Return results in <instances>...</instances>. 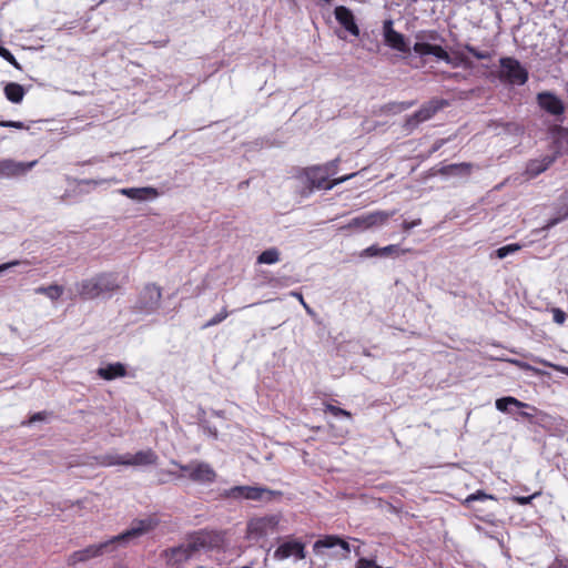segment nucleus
<instances>
[{
  "mask_svg": "<svg viewBox=\"0 0 568 568\" xmlns=\"http://www.w3.org/2000/svg\"><path fill=\"white\" fill-rule=\"evenodd\" d=\"M433 48H434V44H432V43H427V42H424V41H417L414 44L413 50H414L415 53H417V54L423 57V55L432 54Z\"/></svg>",
  "mask_w": 568,
  "mask_h": 568,
  "instance_id": "32",
  "label": "nucleus"
},
{
  "mask_svg": "<svg viewBox=\"0 0 568 568\" xmlns=\"http://www.w3.org/2000/svg\"><path fill=\"white\" fill-rule=\"evenodd\" d=\"M381 256H388L395 252H398L397 245H387L385 247H379Z\"/></svg>",
  "mask_w": 568,
  "mask_h": 568,
  "instance_id": "43",
  "label": "nucleus"
},
{
  "mask_svg": "<svg viewBox=\"0 0 568 568\" xmlns=\"http://www.w3.org/2000/svg\"><path fill=\"white\" fill-rule=\"evenodd\" d=\"M38 163L37 160L31 162H18L11 159H4L0 161V178H14L20 176L29 172Z\"/></svg>",
  "mask_w": 568,
  "mask_h": 568,
  "instance_id": "14",
  "label": "nucleus"
},
{
  "mask_svg": "<svg viewBox=\"0 0 568 568\" xmlns=\"http://www.w3.org/2000/svg\"><path fill=\"white\" fill-rule=\"evenodd\" d=\"M216 478L215 470L210 464L200 460H193V468L190 479L194 483L210 485Z\"/></svg>",
  "mask_w": 568,
  "mask_h": 568,
  "instance_id": "16",
  "label": "nucleus"
},
{
  "mask_svg": "<svg viewBox=\"0 0 568 568\" xmlns=\"http://www.w3.org/2000/svg\"><path fill=\"white\" fill-rule=\"evenodd\" d=\"M556 160V155H546L540 160L530 161L527 165V173L535 178L545 172Z\"/></svg>",
  "mask_w": 568,
  "mask_h": 568,
  "instance_id": "21",
  "label": "nucleus"
},
{
  "mask_svg": "<svg viewBox=\"0 0 568 568\" xmlns=\"http://www.w3.org/2000/svg\"><path fill=\"white\" fill-rule=\"evenodd\" d=\"M511 363H515V364H517V365H518V366H520V367H527L526 365H524V364L519 363L518 361H511Z\"/></svg>",
  "mask_w": 568,
  "mask_h": 568,
  "instance_id": "57",
  "label": "nucleus"
},
{
  "mask_svg": "<svg viewBox=\"0 0 568 568\" xmlns=\"http://www.w3.org/2000/svg\"><path fill=\"white\" fill-rule=\"evenodd\" d=\"M413 105H414L413 101H408V102H394V103L387 104L386 108H387V110L389 112L399 113V112H403L405 110H408Z\"/></svg>",
  "mask_w": 568,
  "mask_h": 568,
  "instance_id": "33",
  "label": "nucleus"
},
{
  "mask_svg": "<svg viewBox=\"0 0 568 568\" xmlns=\"http://www.w3.org/2000/svg\"><path fill=\"white\" fill-rule=\"evenodd\" d=\"M427 38L430 39V40H435L436 39V32H430Z\"/></svg>",
  "mask_w": 568,
  "mask_h": 568,
  "instance_id": "56",
  "label": "nucleus"
},
{
  "mask_svg": "<svg viewBox=\"0 0 568 568\" xmlns=\"http://www.w3.org/2000/svg\"><path fill=\"white\" fill-rule=\"evenodd\" d=\"M366 256H381L379 247L372 245L364 251Z\"/></svg>",
  "mask_w": 568,
  "mask_h": 568,
  "instance_id": "48",
  "label": "nucleus"
},
{
  "mask_svg": "<svg viewBox=\"0 0 568 568\" xmlns=\"http://www.w3.org/2000/svg\"><path fill=\"white\" fill-rule=\"evenodd\" d=\"M212 539L210 532L199 531L181 545L165 549L161 556L169 566L179 568L184 562L193 559L200 550L211 547Z\"/></svg>",
  "mask_w": 568,
  "mask_h": 568,
  "instance_id": "2",
  "label": "nucleus"
},
{
  "mask_svg": "<svg viewBox=\"0 0 568 568\" xmlns=\"http://www.w3.org/2000/svg\"><path fill=\"white\" fill-rule=\"evenodd\" d=\"M538 105L547 113L559 116L565 113V103L550 91L539 92L536 97Z\"/></svg>",
  "mask_w": 568,
  "mask_h": 568,
  "instance_id": "13",
  "label": "nucleus"
},
{
  "mask_svg": "<svg viewBox=\"0 0 568 568\" xmlns=\"http://www.w3.org/2000/svg\"><path fill=\"white\" fill-rule=\"evenodd\" d=\"M0 57H2L6 61H8L10 64H12L16 69H18V70L21 69L20 63L16 60L13 54L8 49L2 47L1 44H0Z\"/></svg>",
  "mask_w": 568,
  "mask_h": 568,
  "instance_id": "35",
  "label": "nucleus"
},
{
  "mask_svg": "<svg viewBox=\"0 0 568 568\" xmlns=\"http://www.w3.org/2000/svg\"><path fill=\"white\" fill-rule=\"evenodd\" d=\"M338 541H339V537H337V536H325L324 538H321L315 541L313 549L316 555H321L323 549L333 548V547L337 546Z\"/></svg>",
  "mask_w": 568,
  "mask_h": 568,
  "instance_id": "26",
  "label": "nucleus"
},
{
  "mask_svg": "<svg viewBox=\"0 0 568 568\" xmlns=\"http://www.w3.org/2000/svg\"><path fill=\"white\" fill-rule=\"evenodd\" d=\"M470 169V165L467 163L462 164H449L443 168L442 172L444 174L453 175L457 173H468Z\"/></svg>",
  "mask_w": 568,
  "mask_h": 568,
  "instance_id": "29",
  "label": "nucleus"
},
{
  "mask_svg": "<svg viewBox=\"0 0 568 568\" xmlns=\"http://www.w3.org/2000/svg\"><path fill=\"white\" fill-rule=\"evenodd\" d=\"M550 135L556 148V158L562 152H568V129L555 124L550 128Z\"/></svg>",
  "mask_w": 568,
  "mask_h": 568,
  "instance_id": "18",
  "label": "nucleus"
},
{
  "mask_svg": "<svg viewBox=\"0 0 568 568\" xmlns=\"http://www.w3.org/2000/svg\"><path fill=\"white\" fill-rule=\"evenodd\" d=\"M334 14L339 24H342L351 34L358 37L359 28L357 27L353 12L344 7L338 6L334 10Z\"/></svg>",
  "mask_w": 568,
  "mask_h": 568,
  "instance_id": "17",
  "label": "nucleus"
},
{
  "mask_svg": "<svg viewBox=\"0 0 568 568\" xmlns=\"http://www.w3.org/2000/svg\"><path fill=\"white\" fill-rule=\"evenodd\" d=\"M560 209L565 210L564 216L568 215V191L560 196Z\"/></svg>",
  "mask_w": 568,
  "mask_h": 568,
  "instance_id": "46",
  "label": "nucleus"
},
{
  "mask_svg": "<svg viewBox=\"0 0 568 568\" xmlns=\"http://www.w3.org/2000/svg\"><path fill=\"white\" fill-rule=\"evenodd\" d=\"M45 416H47V414L44 412L36 413V414H33L31 416V418L29 419L28 424H33L36 422L44 420Z\"/></svg>",
  "mask_w": 568,
  "mask_h": 568,
  "instance_id": "49",
  "label": "nucleus"
},
{
  "mask_svg": "<svg viewBox=\"0 0 568 568\" xmlns=\"http://www.w3.org/2000/svg\"><path fill=\"white\" fill-rule=\"evenodd\" d=\"M488 499L495 500V497L484 493L483 490H477L476 493L467 496V498L464 500V504L466 506H470L474 501H485Z\"/></svg>",
  "mask_w": 568,
  "mask_h": 568,
  "instance_id": "30",
  "label": "nucleus"
},
{
  "mask_svg": "<svg viewBox=\"0 0 568 568\" xmlns=\"http://www.w3.org/2000/svg\"><path fill=\"white\" fill-rule=\"evenodd\" d=\"M539 495H540V493H535V494H532V495H530V496H514V497H513V500H514L515 503H517L518 505H523V506H524V505H528V504H530V503H531V500H532L534 498H536L537 496H539Z\"/></svg>",
  "mask_w": 568,
  "mask_h": 568,
  "instance_id": "38",
  "label": "nucleus"
},
{
  "mask_svg": "<svg viewBox=\"0 0 568 568\" xmlns=\"http://www.w3.org/2000/svg\"><path fill=\"white\" fill-rule=\"evenodd\" d=\"M339 159L332 160L322 165H314L303 170L301 174L302 179L305 180L310 191L314 189L332 190L334 186L339 185L349 179L354 178L357 173L344 175L332 181H328L329 176L334 175L337 171Z\"/></svg>",
  "mask_w": 568,
  "mask_h": 568,
  "instance_id": "4",
  "label": "nucleus"
},
{
  "mask_svg": "<svg viewBox=\"0 0 568 568\" xmlns=\"http://www.w3.org/2000/svg\"><path fill=\"white\" fill-rule=\"evenodd\" d=\"M520 248H521V245H519L518 243L508 244V245L497 248L495 251V256L503 260V258L507 257L508 255L518 252Z\"/></svg>",
  "mask_w": 568,
  "mask_h": 568,
  "instance_id": "28",
  "label": "nucleus"
},
{
  "mask_svg": "<svg viewBox=\"0 0 568 568\" xmlns=\"http://www.w3.org/2000/svg\"><path fill=\"white\" fill-rule=\"evenodd\" d=\"M416 38H417L418 40L424 39V37L422 36V33H418V34L416 36Z\"/></svg>",
  "mask_w": 568,
  "mask_h": 568,
  "instance_id": "58",
  "label": "nucleus"
},
{
  "mask_svg": "<svg viewBox=\"0 0 568 568\" xmlns=\"http://www.w3.org/2000/svg\"><path fill=\"white\" fill-rule=\"evenodd\" d=\"M24 89L16 82L7 83L4 87V95L12 103H20L24 97Z\"/></svg>",
  "mask_w": 568,
  "mask_h": 568,
  "instance_id": "23",
  "label": "nucleus"
},
{
  "mask_svg": "<svg viewBox=\"0 0 568 568\" xmlns=\"http://www.w3.org/2000/svg\"><path fill=\"white\" fill-rule=\"evenodd\" d=\"M393 24L394 22L392 19H387L383 22V37L385 44L402 53H409L410 47L407 39L404 34L397 32L393 28Z\"/></svg>",
  "mask_w": 568,
  "mask_h": 568,
  "instance_id": "11",
  "label": "nucleus"
},
{
  "mask_svg": "<svg viewBox=\"0 0 568 568\" xmlns=\"http://www.w3.org/2000/svg\"><path fill=\"white\" fill-rule=\"evenodd\" d=\"M197 568H204V567L201 566V567H197Z\"/></svg>",
  "mask_w": 568,
  "mask_h": 568,
  "instance_id": "59",
  "label": "nucleus"
},
{
  "mask_svg": "<svg viewBox=\"0 0 568 568\" xmlns=\"http://www.w3.org/2000/svg\"><path fill=\"white\" fill-rule=\"evenodd\" d=\"M540 363L544 364L545 366L551 367L555 371L560 372L568 376V367H566V366L555 365V364L548 363L546 361H540Z\"/></svg>",
  "mask_w": 568,
  "mask_h": 568,
  "instance_id": "44",
  "label": "nucleus"
},
{
  "mask_svg": "<svg viewBox=\"0 0 568 568\" xmlns=\"http://www.w3.org/2000/svg\"><path fill=\"white\" fill-rule=\"evenodd\" d=\"M97 374L105 381H112L114 378L125 376L126 369L121 363H111L98 368Z\"/></svg>",
  "mask_w": 568,
  "mask_h": 568,
  "instance_id": "20",
  "label": "nucleus"
},
{
  "mask_svg": "<svg viewBox=\"0 0 568 568\" xmlns=\"http://www.w3.org/2000/svg\"><path fill=\"white\" fill-rule=\"evenodd\" d=\"M445 104L446 101L444 100H432L425 103L418 111L406 119L404 124L405 130H415L420 123L429 120Z\"/></svg>",
  "mask_w": 568,
  "mask_h": 568,
  "instance_id": "9",
  "label": "nucleus"
},
{
  "mask_svg": "<svg viewBox=\"0 0 568 568\" xmlns=\"http://www.w3.org/2000/svg\"><path fill=\"white\" fill-rule=\"evenodd\" d=\"M291 295L298 300V302L304 306V308L307 311V313L312 312L310 306L305 303L303 295L300 292H291Z\"/></svg>",
  "mask_w": 568,
  "mask_h": 568,
  "instance_id": "50",
  "label": "nucleus"
},
{
  "mask_svg": "<svg viewBox=\"0 0 568 568\" xmlns=\"http://www.w3.org/2000/svg\"><path fill=\"white\" fill-rule=\"evenodd\" d=\"M161 290L154 284L146 285L141 292L136 302V307L145 313L151 314L155 312L160 306Z\"/></svg>",
  "mask_w": 568,
  "mask_h": 568,
  "instance_id": "12",
  "label": "nucleus"
},
{
  "mask_svg": "<svg viewBox=\"0 0 568 568\" xmlns=\"http://www.w3.org/2000/svg\"><path fill=\"white\" fill-rule=\"evenodd\" d=\"M519 414H520V416H523V417H525V418H532V416H534L532 414H530V413H528V412H524V410H523V412H520Z\"/></svg>",
  "mask_w": 568,
  "mask_h": 568,
  "instance_id": "55",
  "label": "nucleus"
},
{
  "mask_svg": "<svg viewBox=\"0 0 568 568\" xmlns=\"http://www.w3.org/2000/svg\"><path fill=\"white\" fill-rule=\"evenodd\" d=\"M337 546H339L343 550H345L346 552H349L351 551V546L347 541H345L344 539L339 538V541L337 542Z\"/></svg>",
  "mask_w": 568,
  "mask_h": 568,
  "instance_id": "53",
  "label": "nucleus"
},
{
  "mask_svg": "<svg viewBox=\"0 0 568 568\" xmlns=\"http://www.w3.org/2000/svg\"><path fill=\"white\" fill-rule=\"evenodd\" d=\"M158 525L159 520L154 516L134 519L131 523V526L120 535L114 536L104 542L91 545L84 549L74 551L71 555L70 560L72 561V564H77L80 561H85L91 558L99 557L105 552L113 551L116 546H125L131 541L151 532L158 527Z\"/></svg>",
  "mask_w": 568,
  "mask_h": 568,
  "instance_id": "1",
  "label": "nucleus"
},
{
  "mask_svg": "<svg viewBox=\"0 0 568 568\" xmlns=\"http://www.w3.org/2000/svg\"><path fill=\"white\" fill-rule=\"evenodd\" d=\"M430 55L436 57L438 60H442L444 62H448L449 60V53L440 45L434 44L433 52Z\"/></svg>",
  "mask_w": 568,
  "mask_h": 568,
  "instance_id": "36",
  "label": "nucleus"
},
{
  "mask_svg": "<svg viewBox=\"0 0 568 568\" xmlns=\"http://www.w3.org/2000/svg\"><path fill=\"white\" fill-rule=\"evenodd\" d=\"M325 412L331 413L334 416H344L346 418H351V413L349 412H347V410H345L343 408H339L337 406H334L332 404H327L325 406Z\"/></svg>",
  "mask_w": 568,
  "mask_h": 568,
  "instance_id": "37",
  "label": "nucleus"
},
{
  "mask_svg": "<svg viewBox=\"0 0 568 568\" xmlns=\"http://www.w3.org/2000/svg\"><path fill=\"white\" fill-rule=\"evenodd\" d=\"M63 292H64L63 286L58 285V284H52L49 286H39V287L34 288L36 294L44 295L48 298H50L51 301L59 300L62 296Z\"/></svg>",
  "mask_w": 568,
  "mask_h": 568,
  "instance_id": "25",
  "label": "nucleus"
},
{
  "mask_svg": "<svg viewBox=\"0 0 568 568\" xmlns=\"http://www.w3.org/2000/svg\"><path fill=\"white\" fill-rule=\"evenodd\" d=\"M499 64L500 81L511 85H524L528 81V71L517 59L503 57Z\"/></svg>",
  "mask_w": 568,
  "mask_h": 568,
  "instance_id": "5",
  "label": "nucleus"
},
{
  "mask_svg": "<svg viewBox=\"0 0 568 568\" xmlns=\"http://www.w3.org/2000/svg\"><path fill=\"white\" fill-rule=\"evenodd\" d=\"M181 471H183V475H180V477L187 476L191 477L192 468H193V460L186 465L176 464Z\"/></svg>",
  "mask_w": 568,
  "mask_h": 568,
  "instance_id": "45",
  "label": "nucleus"
},
{
  "mask_svg": "<svg viewBox=\"0 0 568 568\" xmlns=\"http://www.w3.org/2000/svg\"><path fill=\"white\" fill-rule=\"evenodd\" d=\"M18 264H20V262H19V261H11V262H8V263H3V264H1V265H0V274H1V273H3V272H6L7 270H9V268H11V267H13V266H16V265H18Z\"/></svg>",
  "mask_w": 568,
  "mask_h": 568,
  "instance_id": "51",
  "label": "nucleus"
},
{
  "mask_svg": "<svg viewBox=\"0 0 568 568\" xmlns=\"http://www.w3.org/2000/svg\"><path fill=\"white\" fill-rule=\"evenodd\" d=\"M106 465H124V466H149L158 462V455L152 449L140 450L135 454L108 455L105 457Z\"/></svg>",
  "mask_w": 568,
  "mask_h": 568,
  "instance_id": "6",
  "label": "nucleus"
},
{
  "mask_svg": "<svg viewBox=\"0 0 568 568\" xmlns=\"http://www.w3.org/2000/svg\"><path fill=\"white\" fill-rule=\"evenodd\" d=\"M422 224V220L420 219H416L412 222H407V221H404L403 223V229L408 232L410 231L412 229L416 227V226H419Z\"/></svg>",
  "mask_w": 568,
  "mask_h": 568,
  "instance_id": "47",
  "label": "nucleus"
},
{
  "mask_svg": "<svg viewBox=\"0 0 568 568\" xmlns=\"http://www.w3.org/2000/svg\"><path fill=\"white\" fill-rule=\"evenodd\" d=\"M562 567V564L560 560L556 559L550 566L549 568H561Z\"/></svg>",
  "mask_w": 568,
  "mask_h": 568,
  "instance_id": "54",
  "label": "nucleus"
},
{
  "mask_svg": "<svg viewBox=\"0 0 568 568\" xmlns=\"http://www.w3.org/2000/svg\"><path fill=\"white\" fill-rule=\"evenodd\" d=\"M110 182H116V180L115 179H110V180H106V179H101V180L87 179V180L82 181L83 184L94 185V186L102 185V184L110 183Z\"/></svg>",
  "mask_w": 568,
  "mask_h": 568,
  "instance_id": "41",
  "label": "nucleus"
},
{
  "mask_svg": "<svg viewBox=\"0 0 568 568\" xmlns=\"http://www.w3.org/2000/svg\"><path fill=\"white\" fill-rule=\"evenodd\" d=\"M0 126L2 128H13V129H27L23 122L20 121H0Z\"/></svg>",
  "mask_w": 568,
  "mask_h": 568,
  "instance_id": "40",
  "label": "nucleus"
},
{
  "mask_svg": "<svg viewBox=\"0 0 568 568\" xmlns=\"http://www.w3.org/2000/svg\"><path fill=\"white\" fill-rule=\"evenodd\" d=\"M356 568H382L374 560L367 558H359Z\"/></svg>",
  "mask_w": 568,
  "mask_h": 568,
  "instance_id": "39",
  "label": "nucleus"
},
{
  "mask_svg": "<svg viewBox=\"0 0 568 568\" xmlns=\"http://www.w3.org/2000/svg\"><path fill=\"white\" fill-rule=\"evenodd\" d=\"M464 49L478 60H488L493 57L491 52L478 50L468 43L464 44Z\"/></svg>",
  "mask_w": 568,
  "mask_h": 568,
  "instance_id": "31",
  "label": "nucleus"
},
{
  "mask_svg": "<svg viewBox=\"0 0 568 568\" xmlns=\"http://www.w3.org/2000/svg\"><path fill=\"white\" fill-rule=\"evenodd\" d=\"M119 193L134 201H145L158 196V190L151 186L120 189Z\"/></svg>",
  "mask_w": 568,
  "mask_h": 568,
  "instance_id": "19",
  "label": "nucleus"
},
{
  "mask_svg": "<svg viewBox=\"0 0 568 568\" xmlns=\"http://www.w3.org/2000/svg\"><path fill=\"white\" fill-rule=\"evenodd\" d=\"M229 316V313L225 308H223L219 314H216L215 316H213L210 321H207L203 326L202 328H207V327H211V326H214V325H217L220 324L221 322H223L226 317Z\"/></svg>",
  "mask_w": 568,
  "mask_h": 568,
  "instance_id": "34",
  "label": "nucleus"
},
{
  "mask_svg": "<svg viewBox=\"0 0 568 568\" xmlns=\"http://www.w3.org/2000/svg\"><path fill=\"white\" fill-rule=\"evenodd\" d=\"M446 143V140L444 139H440V140H437L433 146H432V152H436L438 151L444 144Z\"/></svg>",
  "mask_w": 568,
  "mask_h": 568,
  "instance_id": "52",
  "label": "nucleus"
},
{
  "mask_svg": "<svg viewBox=\"0 0 568 568\" xmlns=\"http://www.w3.org/2000/svg\"><path fill=\"white\" fill-rule=\"evenodd\" d=\"M292 556L296 559H304L306 556L304 544L297 540L285 541L274 551L276 560H284Z\"/></svg>",
  "mask_w": 568,
  "mask_h": 568,
  "instance_id": "15",
  "label": "nucleus"
},
{
  "mask_svg": "<svg viewBox=\"0 0 568 568\" xmlns=\"http://www.w3.org/2000/svg\"><path fill=\"white\" fill-rule=\"evenodd\" d=\"M394 214H395L394 211H392V212H386V211L371 212L368 214H364V215L354 217L343 229L368 230L376 225H383Z\"/></svg>",
  "mask_w": 568,
  "mask_h": 568,
  "instance_id": "10",
  "label": "nucleus"
},
{
  "mask_svg": "<svg viewBox=\"0 0 568 568\" xmlns=\"http://www.w3.org/2000/svg\"><path fill=\"white\" fill-rule=\"evenodd\" d=\"M447 64L452 65L453 68H459V67L470 68V67H473V62L470 61L468 55L463 50H459V49L452 50V55L449 54V60H448Z\"/></svg>",
  "mask_w": 568,
  "mask_h": 568,
  "instance_id": "24",
  "label": "nucleus"
},
{
  "mask_svg": "<svg viewBox=\"0 0 568 568\" xmlns=\"http://www.w3.org/2000/svg\"><path fill=\"white\" fill-rule=\"evenodd\" d=\"M274 493L267 488L255 486H234L223 491L222 496L230 499L262 500Z\"/></svg>",
  "mask_w": 568,
  "mask_h": 568,
  "instance_id": "8",
  "label": "nucleus"
},
{
  "mask_svg": "<svg viewBox=\"0 0 568 568\" xmlns=\"http://www.w3.org/2000/svg\"><path fill=\"white\" fill-rule=\"evenodd\" d=\"M554 315V322L557 324H564L566 320V313L561 311L560 308H554L552 310Z\"/></svg>",
  "mask_w": 568,
  "mask_h": 568,
  "instance_id": "42",
  "label": "nucleus"
},
{
  "mask_svg": "<svg viewBox=\"0 0 568 568\" xmlns=\"http://www.w3.org/2000/svg\"><path fill=\"white\" fill-rule=\"evenodd\" d=\"M121 287L115 273H100L75 284L77 293L83 300L110 298Z\"/></svg>",
  "mask_w": 568,
  "mask_h": 568,
  "instance_id": "3",
  "label": "nucleus"
},
{
  "mask_svg": "<svg viewBox=\"0 0 568 568\" xmlns=\"http://www.w3.org/2000/svg\"><path fill=\"white\" fill-rule=\"evenodd\" d=\"M280 261V251L275 247L267 248L263 251L258 257V264H274Z\"/></svg>",
  "mask_w": 568,
  "mask_h": 568,
  "instance_id": "27",
  "label": "nucleus"
},
{
  "mask_svg": "<svg viewBox=\"0 0 568 568\" xmlns=\"http://www.w3.org/2000/svg\"><path fill=\"white\" fill-rule=\"evenodd\" d=\"M495 405H496V408L503 413H509L510 406H515V407H519V408H530L531 410L536 412L535 407H530L528 404L523 403L511 396L498 398L496 400Z\"/></svg>",
  "mask_w": 568,
  "mask_h": 568,
  "instance_id": "22",
  "label": "nucleus"
},
{
  "mask_svg": "<svg viewBox=\"0 0 568 568\" xmlns=\"http://www.w3.org/2000/svg\"><path fill=\"white\" fill-rule=\"evenodd\" d=\"M278 524L277 515L253 518L247 523V537L254 540L267 537L276 532Z\"/></svg>",
  "mask_w": 568,
  "mask_h": 568,
  "instance_id": "7",
  "label": "nucleus"
}]
</instances>
